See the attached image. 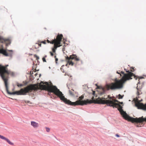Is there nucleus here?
<instances>
[{
  "mask_svg": "<svg viewBox=\"0 0 146 146\" xmlns=\"http://www.w3.org/2000/svg\"><path fill=\"white\" fill-rule=\"evenodd\" d=\"M48 90L49 92L53 93L60 99V100L64 102L65 104L73 106H83L86 105L88 104H100L101 101V99L97 100L92 101L91 100L87 99L86 100H82L84 98V96L82 95L79 97V100L76 101L75 102H72L70 100H68L65 98L62 92L60 91L57 87L52 85H50V87H49Z\"/></svg>",
  "mask_w": 146,
  "mask_h": 146,
  "instance_id": "nucleus-1",
  "label": "nucleus"
},
{
  "mask_svg": "<svg viewBox=\"0 0 146 146\" xmlns=\"http://www.w3.org/2000/svg\"><path fill=\"white\" fill-rule=\"evenodd\" d=\"M5 84L6 90L7 93L10 95L16 94L19 95H26L27 93L32 92L33 90L36 91L38 89L47 90L49 92V87H50L49 84L47 82H41L39 84H31L23 88H21L20 90L12 92H10L8 90V82H6V85Z\"/></svg>",
  "mask_w": 146,
  "mask_h": 146,
  "instance_id": "nucleus-2",
  "label": "nucleus"
},
{
  "mask_svg": "<svg viewBox=\"0 0 146 146\" xmlns=\"http://www.w3.org/2000/svg\"><path fill=\"white\" fill-rule=\"evenodd\" d=\"M131 72L126 71L127 74H125L124 72L121 71V73L123 75L122 78L120 80H117L116 78L115 80V82L106 84V87L107 90H115L122 88L124 83L127 80L132 79V77L135 78V75L131 72L133 71L131 69Z\"/></svg>",
  "mask_w": 146,
  "mask_h": 146,
  "instance_id": "nucleus-3",
  "label": "nucleus"
},
{
  "mask_svg": "<svg viewBox=\"0 0 146 146\" xmlns=\"http://www.w3.org/2000/svg\"><path fill=\"white\" fill-rule=\"evenodd\" d=\"M108 97L109 98L108 100H101L100 104H106L108 106L113 107V108L114 107L116 108L118 107V110L119 111L121 115L125 119L131 121L133 123H137L139 118H134L129 117L125 112L123 110L120 104L116 103L118 102L117 100L113 99L112 97H110L109 96H108Z\"/></svg>",
  "mask_w": 146,
  "mask_h": 146,
  "instance_id": "nucleus-4",
  "label": "nucleus"
},
{
  "mask_svg": "<svg viewBox=\"0 0 146 146\" xmlns=\"http://www.w3.org/2000/svg\"><path fill=\"white\" fill-rule=\"evenodd\" d=\"M8 65L3 66L0 64V75L3 81L4 84L6 85V82H8L9 78V75L12 76H15V73L9 70L7 68Z\"/></svg>",
  "mask_w": 146,
  "mask_h": 146,
  "instance_id": "nucleus-5",
  "label": "nucleus"
},
{
  "mask_svg": "<svg viewBox=\"0 0 146 146\" xmlns=\"http://www.w3.org/2000/svg\"><path fill=\"white\" fill-rule=\"evenodd\" d=\"M135 106L138 109H141L143 110H146V104H143L142 103H141L139 101L137 100L135 103Z\"/></svg>",
  "mask_w": 146,
  "mask_h": 146,
  "instance_id": "nucleus-6",
  "label": "nucleus"
},
{
  "mask_svg": "<svg viewBox=\"0 0 146 146\" xmlns=\"http://www.w3.org/2000/svg\"><path fill=\"white\" fill-rule=\"evenodd\" d=\"M63 37V35L62 34L58 35L56 39H54L51 41H49L48 39L46 40L47 42L48 43H50L51 44H53L56 42L58 41L60 39H62Z\"/></svg>",
  "mask_w": 146,
  "mask_h": 146,
  "instance_id": "nucleus-7",
  "label": "nucleus"
},
{
  "mask_svg": "<svg viewBox=\"0 0 146 146\" xmlns=\"http://www.w3.org/2000/svg\"><path fill=\"white\" fill-rule=\"evenodd\" d=\"M61 40L62 39H60L58 41L56 42H55V43L54 44V47L52 49V51L53 52H55L56 49L57 47H60L61 46V45H60V42Z\"/></svg>",
  "mask_w": 146,
  "mask_h": 146,
  "instance_id": "nucleus-8",
  "label": "nucleus"
},
{
  "mask_svg": "<svg viewBox=\"0 0 146 146\" xmlns=\"http://www.w3.org/2000/svg\"><path fill=\"white\" fill-rule=\"evenodd\" d=\"M9 51L11 52L10 53H8L6 51L3 49H1L0 50V52L1 53L3 54L4 55L8 56H11L12 54L13 51L12 50H9Z\"/></svg>",
  "mask_w": 146,
  "mask_h": 146,
  "instance_id": "nucleus-9",
  "label": "nucleus"
},
{
  "mask_svg": "<svg viewBox=\"0 0 146 146\" xmlns=\"http://www.w3.org/2000/svg\"><path fill=\"white\" fill-rule=\"evenodd\" d=\"M66 59L67 60L74 59L76 61H78L80 60L79 58L76 55L74 54L71 55L70 57H67Z\"/></svg>",
  "mask_w": 146,
  "mask_h": 146,
  "instance_id": "nucleus-10",
  "label": "nucleus"
},
{
  "mask_svg": "<svg viewBox=\"0 0 146 146\" xmlns=\"http://www.w3.org/2000/svg\"><path fill=\"white\" fill-rule=\"evenodd\" d=\"M0 138L6 141L9 144L11 145H13L14 144L12 142H11L9 139H8L7 138L5 137H4L3 136L1 135H0Z\"/></svg>",
  "mask_w": 146,
  "mask_h": 146,
  "instance_id": "nucleus-11",
  "label": "nucleus"
},
{
  "mask_svg": "<svg viewBox=\"0 0 146 146\" xmlns=\"http://www.w3.org/2000/svg\"><path fill=\"white\" fill-rule=\"evenodd\" d=\"M69 92L70 94L72 96H77L78 93L76 91H75L72 89V90H69Z\"/></svg>",
  "mask_w": 146,
  "mask_h": 146,
  "instance_id": "nucleus-12",
  "label": "nucleus"
},
{
  "mask_svg": "<svg viewBox=\"0 0 146 146\" xmlns=\"http://www.w3.org/2000/svg\"><path fill=\"white\" fill-rule=\"evenodd\" d=\"M144 121L146 122V117L144 118L143 116H142L141 117L139 118L137 123H142Z\"/></svg>",
  "mask_w": 146,
  "mask_h": 146,
  "instance_id": "nucleus-13",
  "label": "nucleus"
},
{
  "mask_svg": "<svg viewBox=\"0 0 146 146\" xmlns=\"http://www.w3.org/2000/svg\"><path fill=\"white\" fill-rule=\"evenodd\" d=\"M31 125L34 128H36L39 127L38 123L34 121H31Z\"/></svg>",
  "mask_w": 146,
  "mask_h": 146,
  "instance_id": "nucleus-14",
  "label": "nucleus"
},
{
  "mask_svg": "<svg viewBox=\"0 0 146 146\" xmlns=\"http://www.w3.org/2000/svg\"><path fill=\"white\" fill-rule=\"evenodd\" d=\"M7 39L3 38L2 37L0 36V41L2 43L5 42L7 40Z\"/></svg>",
  "mask_w": 146,
  "mask_h": 146,
  "instance_id": "nucleus-15",
  "label": "nucleus"
},
{
  "mask_svg": "<svg viewBox=\"0 0 146 146\" xmlns=\"http://www.w3.org/2000/svg\"><path fill=\"white\" fill-rule=\"evenodd\" d=\"M41 44H37L36 43L35 45L33 46V48H38L39 47L41 46Z\"/></svg>",
  "mask_w": 146,
  "mask_h": 146,
  "instance_id": "nucleus-16",
  "label": "nucleus"
},
{
  "mask_svg": "<svg viewBox=\"0 0 146 146\" xmlns=\"http://www.w3.org/2000/svg\"><path fill=\"white\" fill-rule=\"evenodd\" d=\"M94 97H92V100H91L92 101H93V100H94ZM105 99V98H102V99L101 98H98L96 100H97L98 99V100H100V99H101L102 100H104Z\"/></svg>",
  "mask_w": 146,
  "mask_h": 146,
  "instance_id": "nucleus-17",
  "label": "nucleus"
},
{
  "mask_svg": "<svg viewBox=\"0 0 146 146\" xmlns=\"http://www.w3.org/2000/svg\"><path fill=\"white\" fill-rule=\"evenodd\" d=\"M68 63L69 64V65H71L72 66H73L74 65V63L72 61H70V59L68 60Z\"/></svg>",
  "mask_w": 146,
  "mask_h": 146,
  "instance_id": "nucleus-18",
  "label": "nucleus"
},
{
  "mask_svg": "<svg viewBox=\"0 0 146 146\" xmlns=\"http://www.w3.org/2000/svg\"><path fill=\"white\" fill-rule=\"evenodd\" d=\"M46 56H44V57L42 58V60L44 62H46V59H45V58H46Z\"/></svg>",
  "mask_w": 146,
  "mask_h": 146,
  "instance_id": "nucleus-19",
  "label": "nucleus"
},
{
  "mask_svg": "<svg viewBox=\"0 0 146 146\" xmlns=\"http://www.w3.org/2000/svg\"><path fill=\"white\" fill-rule=\"evenodd\" d=\"M23 86V85L22 84H17V86L18 87H22V86Z\"/></svg>",
  "mask_w": 146,
  "mask_h": 146,
  "instance_id": "nucleus-20",
  "label": "nucleus"
},
{
  "mask_svg": "<svg viewBox=\"0 0 146 146\" xmlns=\"http://www.w3.org/2000/svg\"><path fill=\"white\" fill-rule=\"evenodd\" d=\"M118 96H119V99H122L123 97V96H122L120 94H119L118 95Z\"/></svg>",
  "mask_w": 146,
  "mask_h": 146,
  "instance_id": "nucleus-21",
  "label": "nucleus"
},
{
  "mask_svg": "<svg viewBox=\"0 0 146 146\" xmlns=\"http://www.w3.org/2000/svg\"><path fill=\"white\" fill-rule=\"evenodd\" d=\"M46 131H47V132H49L50 131V129L49 128L46 127Z\"/></svg>",
  "mask_w": 146,
  "mask_h": 146,
  "instance_id": "nucleus-22",
  "label": "nucleus"
},
{
  "mask_svg": "<svg viewBox=\"0 0 146 146\" xmlns=\"http://www.w3.org/2000/svg\"><path fill=\"white\" fill-rule=\"evenodd\" d=\"M46 41L45 40H44V41H42L41 42V43H43V44H46Z\"/></svg>",
  "mask_w": 146,
  "mask_h": 146,
  "instance_id": "nucleus-23",
  "label": "nucleus"
},
{
  "mask_svg": "<svg viewBox=\"0 0 146 146\" xmlns=\"http://www.w3.org/2000/svg\"><path fill=\"white\" fill-rule=\"evenodd\" d=\"M34 57H35L36 58V59H38L39 58V57H38V56H37L36 55H34Z\"/></svg>",
  "mask_w": 146,
  "mask_h": 146,
  "instance_id": "nucleus-24",
  "label": "nucleus"
},
{
  "mask_svg": "<svg viewBox=\"0 0 146 146\" xmlns=\"http://www.w3.org/2000/svg\"><path fill=\"white\" fill-rule=\"evenodd\" d=\"M50 55L52 56H53L54 54L52 52H50Z\"/></svg>",
  "mask_w": 146,
  "mask_h": 146,
  "instance_id": "nucleus-25",
  "label": "nucleus"
},
{
  "mask_svg": "<svg viewBox=\"0 0 146 146\" xmlns=\"http://www.w3.org/2000/svg\"><path fill=\"white\" fill-rule=\"evenodd\" d=\"M56 56H55L54 57L55 58H55V61H56V63H57V61L58 60V58H56Z\"/></svg>",
  "mask_w": 146,
  "mask_h": 146,
  "instance_id": "nucleus-26",
  "label": "nucleus"
},
{
  "mask_svg": "<svg viewBox=\"0 0 146 146\" xmlns=\"http://www.w3.org/2000/svg\"><path fill=\"white\" fill-rule=\"evenodd\" d=\"M117 74H120V76H121V74H122L121 73V74H120V73L119 72L117 71Z\"/></svg>",
  "mask_w": 146,
  "mask_h": 146,
  "instance_id": "nucleus-27",
  "label": "nucleus"
},
{
  "mask_svg": "<svg viewBox=\"0 0 146 146\" xmlns=\"http://www.w3.org/2000/svg\"><path fill=\"white\" fill-rule=\"evenodd\" d=\"M115 136L117 137H119V135L118 134H116L115 135Z\"/></svg>",
  "mask_w": 146,
  "mask_h": 146,
  "instance_id": "nucleus-28",
  "label": "nucleus"
},
{
  "mask_svg": "<svg viewBox=\"0 0 146 146\" xmlns=\"http://www.w3.org/2000/svg\"><path fill=\"white\" fill-rule=\"evenodd\" d=\"M134 67H131V69H133H133H134Z\"/></svg>",
  "mask_w": 146,
  "mask_h": 146,
  "instance_id": "nucleus-29",
  "label": "nucleus"
},
{
  "mask_svg": "<svg viewBox=\"0 0 146 146\" xmlns=\"http://www.w3.org/2000/svg\"><path fill=\"white\" fill-rule=\"evenodd\" d=\"M38 74V73H36L35 74V76H36Z\"/></svg>",
  "mask_w": 146,
  "mask_h": 146,
  "instance_id": "nucleus-30",
  "label": "nucleus"
},
{
  "mask_svg": "<svg viewBox=\"0 0 146 146\" xmlns=\"http://www.w3.org/2000/svg\"><path fill=\"white\" fill-rule=\"evenodd\" d=\"M137 127H141V126H139L138 125V126H137Z\"/></svg>",
  "mask_w": 146,
  "mask_h": 146,
  "instance_id": "nucleus-31",
  "label": "nucleus"
}]
</instances>
